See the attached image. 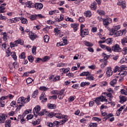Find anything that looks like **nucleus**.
<instances>
[{
  "label": "nucleus",
  "mask_w": 127,
  "mask_h": 127,
  "mask_svg": "<svg viewBox=\"0 0 127 127\" xmlns=\"http://www.w3.org/2000/svg\"><path fill=\"white\" fill-rule=\"evenodd\" d=\"M50 38V37H49V36L45 35L44 36V40L45 42L47 43V42H48V41H49V39Z\"/></svg>",
  "instance_id": "c03bdc74"
},
{
  "label": "nucleus",
  "mask_w": 127,
  "mask_h": 127,
  "mask_svg": "<svg viewBox=\"0 0 127 127\" xmlns=\"http://www.w3.org/2000/svg\"><path fill=\"white\" fill-rule=\"evenodd\" d=\"M17 102L18 104H21V105H24V97H21L18 99Z\"/></svg>",
  "instance_id": "b1692460"
},
{
  "label": "nucleus",
  "mask_w": 127,
  "mask_h": 127,
  "mask_svg": "<svg viewBox=\"0 0 127 127\" xmlns=\"http://www.w3.org/2000/svg\"><path fill=\"white\" fill-rule=\"evenodd\" d=\"M103 95H104V96H106V98H107H107H111L112 97V93H107L106 92H104L103 93Z\"/></svg>",
  "instance_id": "8fccbe9b"
},
{
  "label": "nucleus",
  "mask_w": 127,
  "mask_h": 127,
  "mask_svg": "<svg viewBox=\"0 0 127 127\" xmlns=\"http://www.w3.org/2000/svg\"><path fill=\"white\" fill-rule=\"evenodd\" d=\"M89 85H90V82H82L80 84V86L81 87H85V86H89Z\"/></svg>",
  "instance_id": "37998d69"
},
{
  "label": "nucleus",
  "mask_w": 127,
  "mask_h": 127,
  "mask_svg": "<svg viewBox=\"0 0 127 127\" xmlns=\"http://www.w3.org/2000/svg\"><path fill=\"white\" fill-rule=\"evenodd\" d=\"M106 75L107 77H110L113 75V71H112V67H107V70L106 71Z\"/></svg>",
  "instance_id": "4468645a"
},
{
  "label": "nucleus",
  "mask_w": 127,
  "mask_h": 127,
  "mask_svg": "<svg viewBox=\"0 0 127 127\" xmlns=\"http://www.w3.org/2000/svg\"><path fill=\"white\" fill-rule=\"evenodd\" d=\"M60 78H61V76H60V75L56 76L55 77H54L53 81L56 82L57 81H59L60 80Z\"/></svg>",
  "instance_id": "052dcab7"
},
{
  "label": "nucleus",
  "mask_w": 127,
  "mask_h": 127,
  "mask_svg": "<svg viewBox=\"0 0 127 127\" xmlns=\"http://www.w3.org/2000/svg\"><path fill=\"white\" fill-rule=\"evenodd\" d=\"M4 100H5V97L2 96L0 98V107H3L4 106H5V102H4Z\"/></svg>",
  "instance_id": "dca6fc26"
},
{
  "label": "nucleus",
  "mask_w": 127,
  "mask_h": 127,
  "mask_svg": "<svg viewBox=\"0 0 127 127\" xmlns=\"http://www.w3.org/2000/svg\"><path fill=\"white\" fill-rule=\"evenodd\" d=\"M113 41H112V39L111 38H108L106 40H105V43H107V44H111V43H112V42Z\"/></svg>",
  "instance_id": "13d9d810"
},
{
  "label": "nucleus",
  "mask_w": 127,
  "mask_h": 127,
  "mask_svg": "<svg viewBox=\"0 0 127 127\" xmlns=\"http://www.w3.org/2000/svg\"><path fill=\"white\" fill-rule=\"evenodd\" d=\"M84 43L85 44V45H86V46H93V45H94V44H93V43H91V42H88L87 41H85L84 42Z\"/></svg>",
  "instance_id": "ea45409f"
},
{
  "label": "nucleus",
  "mask_w": 127,
  "mask_h": 127,
  "mask_svg": "<svg viewBox=\"0 0 127 127\" xmlns=\"http://www.w3.org/2000/svg\"><path fill=\"white\" fill-rule=\"evenodd\" d=\"M20 20L21 23L23 24H27V23H28V20H27V19L25 18H21Z\"/></svg>",
  "instance_id": "c756f323"
},
{
  "label": "nucleus",
  "mask_w": 127,
  "mask_h": 127,
  "mask_svg": "<svg viewBox=\"0 0 127 127\" xmlns=\"http://www.w3.org/2000/svg\"><path fill=\"white\" fill-rule=\"evenodd\" d=\"M13 19V23H16V22H18V21H19V17H15V18H12Z\"/></svg>",
  "instance_id": "69168bd1"
},
{
  "label": "nucleus",
  "mask_w": 127,
  "mask_h": 127,
  "mask_svg": "<svg viewBox=\"0 0 127 127\" xmlns=\"http://www.w3.org/2000/svg\"><path fill=\"white\" fill-rule=\"evenodd\" d=\"M40 28H41V26L40 25H37L36 26H34V29L36 31L39 30Z\"/></svg>",
  "instance_id": "e2e57ef3"
},
{
  "label": "nucleus",
  "mask_w": 127,
  "mask_h": 127,
  "mask_svg": "<svg viewBox=\"0 0 127 127\" xmlns=\"http://www.w3.org/2000/svg\"><path fill=\"white\" fill-rule=\"evenodd\" d=\"M37 17V15H30L29 18H30V20H35V19H36Z\"/></svg>",
  "instance_id": "a18cd8bd"
},
{
  "label": "nucleus",
  "mask_w": 127,
  "mask_h": 127,
  "mask_svg": "<svg viewBox=\"0 0 127 127\" xmlns=\"http://www.w3.org/2000/svg\"><path fill=\"white\" fill-rule=\"evenodd\" d=\"M50 59V57L49 56H45V57L42 58V62H46V61H48Z\"/></svg>",
  "instance_id": "79ce46f5"
},
{
  "label": "nucleus",
  "mask_w": 127,
  "mask_h": 127,
  "mask_svg": "<svg viewBox=\"0 0 127 127\" xmlns=\"http://www.w3.org/2000/svg\"><path fill=\"white\" fill-rule=\"evenodd\" d=\"M121 28L120 25L114 26L110 30V35H114L118 30H120Z\"/></svg>",
  "instance_id": "7ed1b4c3"
},
{
  "label": "nucleus",
  "mask_w": 127,
  "mask_h": 127,
  "mask_svg": "<svg viewBox=\"0 0 127 127\" xmlns=\"http://www.w3.org/2000/svg\"><path fill=\"white\" fill-rule=\"evenodd\" d=\"M54 32L55 33V35L58 36V37H62V36H63V35L60 34V33H61V31H60V30H59L58 28H55Z\"/></svg>",
  "instance_id": "ddd939ff"
},
{
  "label": "nucleus",
  "mask_w": 127,
  "mask_h": 127,
  "mask_svg": "<svg viewBox=\"0 0 127 127\" xmlns=\"http://www.w3.org/2000/svg\"><path fill=\"white\" fill-rule=\"evenodd\" d=\"M41 108L40 106H36L33 110L34 115L36 118H37L38 116H44V115H48V112L46 110L44 109L40 112Z\"/></svg>",
  "instance_id": "f257e3e1"
},
{
  "label": "nucleus",
  "mask_w": 127,
  "mask_h": 127,
  "mask_svg": "<svg viewBox=\"0 0 127 127\" xmlns=\"http://www.w3.org/2000/svg\"><path fill=\"white\" fill-rule=\"evenodd\" d=\"M59 125V122H58V121H55L53 123V127H58Z\"/></svg>",
  "instance_id": "774afa93"
},
{
  "label": "nucleus",
  "mask_w": 127,
  "mask_h": 127,
  "mask_svg": "<svg viewBox=\"0 0 127 127\" xmlns=\"http://www.w3.org/2000/svg\"><path fill=\"white\" fill-rule=\"evenodd\" d=\"M97 13H98L99 15H105V11L101 10H98Z\"/></svg>",
  "instance_id": "bf43d9fd"
},
{
  "label": "nucleus",
  "mask_w": 127,
  "mask_h": 127,
  "mask_svg": "<svg viewBox=\"0 0 127 127\" xmlns=\"http://www.w3.org/2000/svg\"><path fill=\"white\" fill-rule=\"evenodd\" d=\"M61 72H63V73H66L67 74V73L69 72V69L67 68H63L62 69H60Z\"/></svg>",
  "instance_id": "58836bf2"
},
{
  "label": "nucleus",
  "mask_w": 127,
  "mask_h": 127,
  "mask_svg": "<svg viewBox=\"0 0 127 127\" xmlns=\"http://www.w3.org/2000/svg\"><path fill=\"white\" fill-rule=\"evenodd\" d=\"M102 56H103L104 59L100 60V62H102V61H108L107 60L110 58V56L107 55V54H105V53L102 54Z\"/></svg>",
  "instance_id": "6ab92c4d"
},
{
  "label": "nucleus",
  "mask_w": 127,
  "mask_h": 127,
  "mask_svg": "<svg viewBox=\"0 0 127 127\" xmlns=\"http://www.w3.org/2000/svg\"><path fill=\"white\" fill-rule=\"evenodd\" d=\"M70 26H71V27L73 28L74 32H76V31L77 30H78V26H79V24H76V23L71 24Z\"/></svg>",
  "instance_id": "aec40b11"
},
{
  "label": "nucleus",
  "mask_w": 127,
  "mask_h": 127,
  "mask_svg": "<svg viewBox=\"0 0 127 127\" xmlns=\"http://www.w3.org/2000/svg\"><path fill=\"white\" fill-rule=\"evenodd\" d=\"M30 101V97L28 96L27 98H24V104H26V103H28Z\"/></svg>",
  "instance_id": "4d7b16f0"
},
{
  "label": "nucleus",
  "mask_w": 127,
  "mask_h": 127,
  "mask_svg": "<svg viewBox=\"0 0 127 127\" xmlns=\"http://www.w3.org/2000/svg\"><path fill=\"white\" fill-rule=\"evenodd\" d=\"M64 92L65 89H62L60 90V92L58 93V95H59L58 98L59 100H62L63 98H64V96H65V95H64Z\"/></svg>",
  "instance_id": "423d86ee"
},
{
  "label": "nucleus",
  "mask_w": 127,
  "mask_h": 127,
  "mask_svg": "<svg viewBox=\"0 0 127 127\" xmlns=\"http://www.w3.org/2000/svg\"><path fill=\"white\" fill-rule=\"evenodd\" d=\"M102 32H103V30H100V32L97 34V36H99V37L101 39H102V40H105V39H106V37H103L102 34H101L102 33Z\"/></svg>",
  "instance_id": "c85d7f7f"
},
{
  "label": "nucleus",
  "mask_w": 127,
  "mask_h": 127,
  "mask_svg": "<svg viewBox=\"0 0 127 127\" xmlns=\"http://www.w3.org/2000/svg\"><path fill=\"white\" fill-rule=\"evenodd\" d=\"M6 5V3H2L0 4V13H3V12H5V6Z\"/></svg>",
  "instance_id": "1a4fd4ad"
},
{
  "label": "nucleus",
  "mask_w": 127,
  "mask_h": 127,
  "mask_svg": "<svg viewBox=\"0 0 127 127\" xmlns=\"http://www.w3.org/2000/svg\"><path fill=\"white\" fill-rule=\"evenodd\" d=\"M86 35H89V30L88 29H83L80 30V36L85 37Z\"/></svg>",
  "instance_id": "39448f33"
},
{
  "label": "nucleus",
  "mask_w": 127,
  "mask_h": 127,
  "mask_svg": "<svg viewBox=\"0 0 127 127\" xmlns=\"http://www.w3.org/2000/svg\"><path fill=\"white\" fill-rule=\"evenodd\" d=\"M46 116H48L49 118H53V117H55V113L51 112L49 113L48 112V114H45Z\"/></svg>",
  "instance_id": "e433bc0d"
},
{
  "label": "nucleus",
  "mask_w": 127,
  "mask_h": 127,
  "mask_svg": "<svg viewBox=\"0 0 127 127\" xmlns=\"http://www.w3.org/2000/svg\"><path fill=\"white\" fill-rule=\"evenodd\" d=\"M106 96L102 95L101 97L96 98V103L97 106L101 105V102H106L107 104H110V99H106Z\"/></svg>",
  "instance_id": "f03ea898"
},
{
  "label": "nucleus",
  "mask_w": 127,
  "mask_h": 127,
  "mask_svg": "<svg viewBox=\"0 0 127 127\" xmlns=\"http://www.w3.org/2000/svg\"><path fill=\"white\" fill-rule=\"evenodd\" d=\"M40 100H43L42 102H47V97H46V94L45 92H43V94L40 96Z\"/></svg>",
  "instance_id": "f8f14e48"
},
{
  "label": "nucleus",
  "mask_w": 127,
  "mask_h": 127,
  "mask_svg": "<svg viewBox=\"0 0 127 127\" xmlns=\"http://www.w3.org/2000/svg\"><path fill=\"white\" fill-rule=\"evenodd\" d=\"M117 82H118V79H117V78L113 79V80L110 82L111 86L112 87H115V85L117 84Z\"/></svg>",
  "instance_id": "7c9ffc66"
},
{
  "label": "nucleus",
  "mask_w": 127,
  "mask_h": 127,
  "mask_svg": "<svg viewBox=\"0 0 127 127\" xmlns=\"http://www.w3.org/2000/svg\"><path fill=\"white\" fill-rule=\"evenodd\" d=\"M112 50L114 52H120L122 51V48L120 47V45L116 44L112 47Z\"/></svg>",
  "instance_id": "20e7f679"
},
{
  "label": "nucleus",
  "mask_w": 127,
  "mask_h": 127,
  "mask_svg": "<svg viewBox=\"0 0 127 127\" xmlns=\"http://www.w3.org/2000/svg\"><path fill=\"white\" fill-rule=\"evenodd\" d=\"M124 32H126L125 30H121L119 31L116 32L114 35L116 37H118V36H122L123 34H124Z\"/></svg>",
  "instance_id": "9d476101"
},
{
  "label": "nucleus",
  "mask_w": 127,
  "mask_h": 127,
  "mask_svg": "<svg viewBox=\"0 0 127 127\" xmlns=\"http://www.w3.org/2000/svg\"><path fill=\"white\" fill-rule=\"evenodd\" d=\"M90 74L91 72H90V71H83L79 74V76H86V77H88Z\"/></svg>",
  "instance_id": "a878e982"
},
{
  "label": "nucleus",
  "mask_w": 127,
  "mask_h": 127,
  "mask_svg": "<svg viewBox=\"0 0 127 127\" xmlns=\"http://www.w3.org/2000/svg\"><path fill=\"white\" fill-rule=\"evenodd\" d=\"M122 52L124 55H126L127 53V47H124L122 50Z\"/></svg>",
  "instance_id": "338daca9"
},
{
  "label": "nucleus",
  "mask_w": 127,
  "mask_h": 127,
  "mask_svg": "<svg viewBox=\"0 0 127 127\" xmlns=\"http://www.w3.org/2000/svg\"><path fill=\"white\" fill-rule=\"evenodd\" d=\"M38 95V90H36L35 91H34L32 95V98H36V96Z\"/></svg>",
  "instance_id": "09e8293b"
},
{
  "label": "nucleus",
  "mask_w": 127,
  "mask_h": 127,
  "mask_svg": "<svg viewBox=\"0 0 127 127\" xmlns=\"http://www.w3.org/2000/svg\"><path fill=\"white\" fill-rule=\"evenodd\" d=\"M34 7H35L36 9H38V10H39L43 8V4L41 3L37 2L34 4Z\"/></svg>",
  "instance_id": "6e6552de"
},
{
  "label": "nucleus",
  "mask_w": 127,
  "mask_h": 127,
  "mask_svg": "<svg viewBox=\"0 0 127 127\" xmlns=\"http://www.w3.org/2000/svg\"><path fill=\"white\" fill-rule=\"evenodd\" d=\"M49 88L44 86H42L39 88V90H40V91H47V90H48Z\"/></svg>",
  "instance_id": "864d4df0"
},
{
  "label": "nucleus",
  "mask_w": 127,
  "mask_h": 127,
  "mask_svg": "<svg viewBox=\"0 0 127 127\" xmlns=\"http://www.w3.org/2000/svg\"><path fill=\"white\" fill-rule=\"evenodd\" d=\"M85 14L86 17H91V16H92V13H91V11H87L85 12Z\"/></svg>",
  "instance_id": "5fc2aeb1"
},
{
  "label": "nucleus",
  "mask_w": 127,
  "mask_h": 127,
  "mask_svg": "<svg viewBox=\"0 0 127 127\" xmlns=\"http://www.w3.org/2000/svg\"><path fill=\"white\" fill-rule=\"evenodd\" d=\"M29 37L31 40H34L36 38H38V36L36 35V34L31 33L29 35Z\"/></svg>",
  "instance_id": "4be33fe9"
},
{
  "label": "nucleus",
  "mask_w": 127,
  "mask_h": 127,
  "mask_svg": "<svg viewBox=\"0 0 127 127\" xmlns=\"http://www.w3.org/2000/svg\"><path fill=\"white\" fill-rule=\"evenodd\" d=\"M26 7H29V8H31L34 7V3H32L31 1H27L26 3Z\"/></svg>",
  "instance_id": "f3484780"
},
{
  "label": "nucleus",
  "mask_w": 127,
  "mask_h": 127,
  "mask_svg": "<svg viewBox=\"0 0 127 127\" xmlns=\"http://www.w3.org/2000/svg\"><path fill=\"white\" fill-rule=\"evenodd\" d=\"M112 22V18H107L106 19H103V24L105 26H108Z\"/></svg>",
  "instance_id": "0eeeda50"
},
{
  "label": "nucleus",
  "mask_w": 127,
  "mask_h": 127,
  "mask_svg": "<svg viewBox=\"0 0 127 127\" xmlns=\"http://www.w3.org/2000/svg\"><path fill=\"white\" fill-rule=\"evenodd\" d=\"M119 75L121 76V77H125L127 75V71L121 70L120 73H119Z\"/></svg>",
  "instance_id": "c9c22d12"
},
{
  "label": "nucleus",
  "mask_w": 127,
  "mask_h": 127,
  "mask_svg": "<svg viewBox=\"0 0 127 127\" xmlns=\"http://www.w3.org/2000/svg\"><path fill=\"white\" fill-rule=\"evenodd\" d=\"M65 117L64 118V119H63L62 121V125H63V124H65L66 122H68V119L67 118V116H65Z\"/></svg>",
  "instance_id": "680f3d73"
},
{
  "label": "nucleus",
  "mask_w": 127,
  "mask_h": 127,
  "mask_svg": "<svg viewBox=\"0 0 127 127\" xmlns=\"http://www.w3.org/2000/svg\"><path fill=\"white\" fill-rule=\"evenodd\" d=\"M121 43L122 45H126V43H127V36L123 38L121 40Z\"/></svg>",
  "instance_id": "2f4dec72"
},
{
  "label": "nucleus",
  "mask_w": 127,
  "mask_h": 127,
  "mask_svg": "<svg viewBox=\"0 0 127 127\" xmlns=\"http://www.w3.org/2000/svg\"><path fill=\"white\" fill-rule=\"evenodd\" d=\"M123 1H122V2L119 1L118 4H119L121 6H122L123 9H125V7H127V5H126V3L123 2Z\"/></svg>",
  "instance_id": "72a5a7b5"
},
{
  "label": "nucleus",
  "mask_w": 127,
  "mask_h": 127,
  "mask_svg": "<svg viewBox=\"0 0 127 127\" xmlns=\"http://www.w3.org/2000/svg\"><path fill=\"white\" fill-rule=\"evenodd\" d=\"M59 13V10H51L49 12V15H56Z\"/></svg>",
  "instance_id": "5701e85b"
},
{
  "label": "nucleus",
  "mask_w": 127,
  "mask_h": 127,
  "mask_svg": "<svg viewBox=\"0 0 127 127\" xmlns=\"http://www.w3.org/2000/svg\"><path fill=\"white\" fill-rule=\"evenodd\" d=\"M8 34H12V33L10 31H9L7 33H6L5 32L3 33V34H2L3 40H4V41H7V35H8Z\"/></svg>",
  "instance_id": "9b49d317"
},
{
  "label": "nucleus",
  "mask_w": 127,
  "mask_h": 127,
  "mask_svg": "<svg viewBox=\"0 0 127 127\" xmlns=\"http://www.w3.org/2000/svg\"><path fill=\"white\" fill-rule=\"evenodd\" d=\"M55 117L60 120L61 119H64V118L65 117L64 115H63L62 114L60 113H55Z\"/></svg>",
  "instance_id": "2eb2a0df"
},
{
  "label": "nucleus",
  "mask_w": 127,
  "mask_h": 127,
  "mask_svg": "<svg viewBox=\"0 0 127 127\" xmlns=\"http://www.w3.org/2000/svg\"><path fill=\"white\" fill-rule=\"evenodd\" d=\"M62 42H63V44H64V45H67V44H68V43L67 42V37H63V41H62Z\"/></svg>",
  "instance_id": "4c0bfd02"
},
{
  "label": "nucleus",
  "mask_w": 127,
  "mask_h": 127,
  "mask_svg": "<svg viewBox=\"0 0 127 127\" xmlns=\"http://www.w3.org/2000/svg\"><path fill=\"white\" fill-rule=\"evenodd\" d=\"M64 19L66 21H68L69 22H74V20L72 18H70L68 16L65 17Z\"/></svg>",
  "instance_id": "473e14b6"
},
{
  "label": "nucleus",
  "mask_w": 127,
  "mask_h": 127,
  "mask_svg": "<svg viewBox=\"0 0 127 127\" xmlns=\"http://www.w3.org/2000/svg\"><path fill=\"white\" fill-rule=\"evenodd\" d=\"M101 62H103V63L101 64V68H105L106 66H107V64H108V61H102Z\"/></svg>",
  "instance_id": "a19ab883"
},
{
  "label": "nucleus",
  "mask_w": 127,
  "mask_h": 127,
  "mask_svg": "<svg viewBox=\"0 0 127 127\" xmlns=\"http://www.w3.org/2000/svg\"><path fill=\"white\" fill-rule=\"evenodd\" d=\"M85 79L86 80H89V81H94V80H95L94 76H93V74H91V73L86 77Z\"/></svg>",
  "instance_id": "bb28decb"
},
{
  "label": "nucleus",
  "mask_w": 127,
  "mask_h": 127,
  "mask_svg": "<svg viewBox=\"0 0 127 127\" xmlns=\"http://www.w3.org/2000/svg\"><path fill=\"white\" fill-rule=\"evenodd\" d=\"M10 121L9 120L6 121L5 123V127H10Z\"/></svg>",
  "instance_id": "3c124183"
},
{
  "label": "nucleus",
  "mask_w": 127,
  "mask_h": 127,
  "mask_svg": "<svg viewBox=\"0 0 127 127\" xmlns=\"http://www.w3.org/2000/svg\"><path fill=\"white\" fill-rule=\"evenodd\" d=\"M90 8L91 9H92V10H95V9H96V2H94L93 3H92L91 5H90Z\"/></svg>",
  "instance_id": "49530a36"
},
{
  "label": "nucleus",
  "mask_w": 127,
  "mask_h": 127,
  "mask_svg": "<svg viewBox=\"0 0 127 127\" xmlns=\"http://www.w3.org/2000/svg\"><path fill=\"white\" fill-rule=\"evenodd\" d=\"M26 82L27 84H31V83L33 82V79H32L31 78H28L26 79Z\"/></svg>",
  "instance_id": "0e129e2a"
},
{
  "label": "nucleus",
  "mask_w": 127,
  "mask_h": 127,
  "mask_svg": "<svg viewBox=\"0 0 127 127\" xmlns=\"http://www.w3.org/2000/svg\"><path fill=\"white\" fill-rule=\"evenodd\" d=\"M120 103H121V104H124L125 103V102H127V98L126 96H120Z\"/></svg>",
  "instance_id": "393cba45"
},
{
  "label": "nucleus",
  "mask_w": 127,
  "mask_h": 127,
  "mask_svg": "<svg viewBox=\"0 0 127 127\" xmlns=\"http://www.w3.org/2000/svg\"><path fill=\"white\" fill-rule=\"evenodd\" d=\"M19 58H20V59H25V58H26V57H25V53L22 52L19 56Z\"/></svg>",
  "instance_id": "603ef678"
},
{
  "label": "nucleus",
  "mask_w": 127,
  "mask_h": 127,
  "mask_svg": "<svg viewBox=\"0 0 127 127\" xmlns=\"http://www.w3.org/2000/svg\"><path fill=\"white\" fill-rule=\"evenodd\" d=\"M30 113H31V109L26 110L23 113V116H25L26 115H28V114H29Z\"/></svg>",
  "instance_id": "6e6d98bb"
},
{
  "label": "nucleus",
  "mask_w": 127,
  "mask_h": 127,
  "mask_svg": "<svg viewBox=\"0 0 127 127\" xmlns=\"http://www.w3.org/2000/svg\"><path fill=\"white\" fill-rule=\"evenodd\" d=\"M47 107L48 109H50L51 110L56 109V105L54 104H48Z\"/></svg>",
  "instance_id": "cd10ccee"
},
{
  "label": "nucleus",
  "mask_w": 127,
  "mask_h": 127,
  "mask_svg": "<svg viewBox=\"0 0 127 127\" xmlns=\"http://www.w3.org/2000/svg\"><path fill=\"white\" fill-rule=\"evenodd\" d=\"M97 76L98 78H102L103 77L104 73H103V71L102 69H99L96 71Z\"/></svg>",
  "instance_id": "412c9836"
},
{
  "label": "nucleus",
  "mask_w": 127,
  "mask_h": 127,
  "mask_svg": "<svg viewBox=\"0 0 127 127\" xmlns=\"http://www.w3.org/2000/svg\"><path fill=\"white\" fill-rule=\"evenodd\" d=\"M5 122V115L0 114V124H3Z\"/></svg>",
  "instance_id": "a211bd4d"
},
{
  "label": "nucleus",
  "mask_w": 127,
  "mask_h": 127,
  "mask_svg": "<svg viewBox=\"0 0 127 127\" xmlns=\"http://www.w3.org/2000/svg\"><path fill=\"white\" fill-rule=\"evenodd\" d=\"M15 42H16L17 46L18 45V44L23 45V41L20 39H18L17 40L15 41Z\"/></svg>",
  "instance_id": "f704fd0d"
},
{
  "label": "nucleus",
  "mask_w": 127,
  "mask_h": 127,
  "mask_svg": "<svg viewBox=\"0 0 127 127\" xmlns=\"http://www.w3.org/2000/svg\"><path fill=\"white\" fill-rule=\"evenodd\" d=\"M16 46H17V45L15 41H14V42H11L10 43V47L11 48H13V47H16Z\"/></svg>",
  "instance_id": "de8ad7c7"
}]
</instances>
